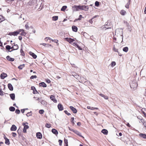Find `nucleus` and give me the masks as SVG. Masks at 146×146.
Wrapping results in <instances>:
<instances>
[{"instance_id":"obj_1","label":"nucleus","mask_w":146,"mask_h":146,"mask_svg":"<svg viewBox=\"0 0 146 146\" xmlns=\"http://www.w3.org/2000/svg\"><path fill=\"white\" fill-rule=\"evenodd\" d=\"M89 7L88 6H84V5L80 6V9L81 10H84L85 11H88V10Z\"/></svg>"},{"instance_id":"obj_2","label":"nucleus","mask_w":146,"mask_h":146,"mask_svg":"<svg viewBox=\"0 0 146 146\" xmlns=\"http://www.w3.org/2000/svg\"><path fill=\"white\" fill-rule=\"evenodd\" d=\"M130 86L131 88L134 89L137 86V84L135 82H132L130 84Z\"/></svg>"},{"instance_id":"obj_3","label":"nucleus","mask_w":146,"mask_h":146,"mask_svg":"<svg viewBox=\"0 0 146 146\" xmlns=\"http://www.w3.org/2000/svg\"><path fill=\"white\" fill-rule=\"evenodd\" d=\"M80 5L77 6L74 5L72 7L74 11H77L80 9Z\"/></svg>"},{"instance_id":"obj_4","label":"nucleus","mask_w":146,"mask_h":146,"mask_svg":"<svg viewBox=\"0 0 146 146\" xmlns=\"http://www.w3.org/2000/svg\"><path fill=\"white\" fill-rule=\"evenodd\" d=\"M123 33L122 31H121L120 32L119 34H118V31L117 30H116L115 32V35H116L117 36H122L121 38L123 39V36L122 35Z\"/></svg>"},{"instance_id":"obj_5","label":"nucleus","mask_w":146,"mask_h":146,"mask_svg":"<svg viewBox=\"0 0 146 146\" xmlns=\"http://www.w3.org/2000/svg\"><path fill=\"white\" fill-rule=\"evenodd\" d=\"M104 26H105L104 27V28H105V30H106L107 29L111 28V27H110L111 26L110 24H108V23L106 22Z\"/></svg>"},{"instance_id":"obj_6","label":"nucleus","mask_w":146,"mask_h":146,"mask_svg":"<svg viewBox=\"0 0 146 146\" xmlns=\"http://www.w3.org/2000/svg\"><path fill=\"white\" fill-rule=\"evenodd\" d=\"M19 34V33L17 31H15L13 32H9L8 34L9 35L11 36H16Z\"/></svg>"},{"instance_id":"obj_7","label":"nucleus","mask_w":146,"mask_h":146,"mask_svg":"<svg viewBox=\"0 0 146 146\" xmlns=\"http://www.w3.org/2000/svg\"><path fill=\"white\" fill-rule=\"evenodd\" d=\"M65 39L67 41L69 42L70 43L72 44V42L74 40V39L71 38H66Z\"/></svg>"},{"instance_id":"obj_8","label":"nucleus","mask_w":146,"mask_h":146,"mask_svg":"<svg viewBox=\"0 0 146 146\" xmlns=\"http://www.w3.org/2000/svg\"><path fill=\"white\" fill-rule=\"evenodd\" d=\"M58 108L60 111H61L63 110L64 108L62 105L61 104H59L58 105Z\"/></svg>"},{"instance_id":"obj_9","label":"nucleus","mask_w":146,"mask_h":146,"mask_svg":"<svg viewBox=\"0 0 146 146\" xmlns=\"http://www.w3.org/2000/svg\"><path fill=\"white\" fill-rule=\"evenodd\" d=\"M70 109L72 111L73 113H76L77 112V110L76 108H74L73 106H70Z\"/></svg>"},{"instance_id":"obj_10","label":"nucleus","mask_w":146,"mask_h":146,"mask_svg":"<svg viewBox=\"0 0 146 146\" xmlns=\"http://www.w3.org/2000/svg\"><path fill=\"white\" fill-rule=\"evenodd\" d=\"M7 76V75L6 73L3 72L0 75V77L1 79H4Z\"/></svg>"},{"instance_id":"obj_11","label":"nucleus","mask_w":146,"mask_h":146,"mask_svg":"<svg viewBox=\"0 0 146 146\" xmlns=\"http://www.w3.org/2000/svg\"><path fill=\"white\" fill-rule=\"evenodd\" d=\"M50 99L54 103H56L57 102L56 100L53 95H51L50 97Z\"/></svg>"},{"instance_id":"obj_12","label":"nucleus","mask_w":146,"mask_h":146,"mask_svg":"<svg viewBox=\"0 0 146 146\" xmlns=\"http://www.w3.org/2000/svg\"><path fill=\"white\" fill-rule=\"evenodd\" d=\"M36 136L38 138L41 139L42 138V135L40 132H38L36 133Z\"/></svg>"},{"instance_id":"obj_13","label":"nucleus","mask_w":146,"mask_h":146,"mask_svg":"<svg viewBox=\"0 0 146 146\" xmlns=\"http://www.w3.org/2000/svg\"><path fill=\"white\" fill-rule=\"evenodd\" d=\"M17 129V127L15 125H13L11 128L10 130L11 131H15Z\"/></svg>"},{"instance_id":"obj_14","label":"nucleus","mask_w":146,"mask_h":146,"mask_svg":"<svg viewBox=\"0 0 146 146\" xmlns=\"http://www.w3.org/2000/svg\"><path fill=\"white\" fill-rule=\"evenodd\" d=\"M29 128V126L28 125H25L23 129V132L24 133H27V129Z\"/></svg>"},{"instance_id":"obj_15","label":"nucleus","mask_w":146,"mask_h":146,"mask_svg":"<svg viewBox=\"0 0 146 146\" xmlns=\"http://www.w3.org/2000/svg\"><path fill=\"white\" fill-rule=\"evenodd\" d=\"M6 58L8 60L10 61H13L15 60L14 58L10 57L9 56H7Z\"/></svg>"},{"instance_id":"obj_16","label":"nucleus","mask_w":146,"mask_h":146,"mask_svg":"<svg viewBox=\"0 0 146 146\" xmlns=\"http://www.w3.org/2000/svg\"><path fill=\"white\" fill-rule=\"evenodd\" d=\"M87 81V80L86 79L84 78L83 77H82L81 78L79 82L81 83H84L86 82Z\"/></svg>"},{"instance_id":"obj_17","label":"nucleus","mask_w":146,"mask_h":146,"mask_svg":"<svg viewBox=\"0 0 146 146\" xmlns=\"http://www.w3.org/2000/svg\"><path fill=\"white\" fill-rule=\"evenodd\" d=\"M8 87L9 89L11 91H13V87L12 84L10 83H9L8 84Z\"/></svg>"},{"instance_id":"obj_18","label":"nucleus","mask_w":146,"mask_h":146,"mask_svg":"<svg viewBox=\"0 0 146 146\" xmlns=\"http://www.w3.org/2000/svg\"><path fill=\"white\" fill-rule=\"evenodd\" d=\"M39 86L45 88L46 87V85L44 82H41L39 84Z\"/></svg>"},{"instance_id":"obj_19","label":"nucleus","mask_w":146,"mask_h":146,"mask_svg":"<svg viewBox=\"0 0 146 146\" xmlns=\"http://www.w3.org/2000/svg\"><path fill=\"white\" fill-rule=\"evenodd\" d=\"M30 55L34 59H36L37 57V56L34 53L30 52H29Z\"/></svg>"},{"instance_id":"obj_20","label":"nucleus","mask_w":146,"mask_h":146,"mask_svg":"<svg viewBox=\"0 0 146 146\" xmlns=\"http://www.w3.org/2000/svg\"><path fill=\"white\" fill-rule=\"evenodd\" d=\"M72 31L75 32H76L78 30V28L75 26H72Z\"/></svg>"},{"instance_id":"obj_21","label":"nucleus","mask_w":146,"mask_h":146,"mask_svg":"<svg viewBox=\"0 0 146 146\" xmlns=\"http://www.w3.org/2000/svg\"><path fill=\"white\" fill-rule=\"evenodd\" d=\"M74 132L78 135L84 138V137L81 135V133L78 131L76 130H75V131H74Z\"/></svg>"},{"instance_id":"obj_22","label":"nucleus","mask_w":146,"mask_h":146,"mask_svg":"<svg viewBox=\"0 0 146 146\" xmlns=\"http://www.w3.org/2000/svg\"><path fill=\"white\" fill-rule=\"evenodd\" d=\"M11 99L13 100H14L15 98V94L14 93L11 94H10Z\"/></svg>"},{"instance_id":"obj_23","label":"nucleus","mask_w":146,"mask_h":146,"mask_svg":"<svg viewBox=\"0 0 146 146\" xmlns=\"http://www.w3.org/2000/svg\"><path fill=\"white\" fill-rule=\"evenodd\" d=\"M52 132L53 133L56 135H57L58 133V131L54 129H52Z\"/></svg>"},{"instance_id":"obj_24","label":"nucleus","mask_w":146,"mask_h":146,"mask_svg":"<svg viewBox=\"0 0 146 146\" xmlns=\"http://www.w3.org/2000/svg\"><path fill=\"white\" fill-rule=\"evenodd\" d=\"M101 132L103 133L104 135H106L108 133V131L106 129H103L102 130Z\"/></svg>"},{"instance_id":"obj_25","label":"nucleus","mask_w":146,"mask_h":146,"mask_svg":"<svg viewBox=\"0 0 146 146\" xmlns=\"http://www.w3.org/2000/svg\"><path fill=\"white\" fill-rule=\"evenodd\" d=\"M14 49L11 51H9V52H11L13 50H17L19 48V46L17 44H16L15 45H14Z\"/></svg>"},{"instance_id":"obj_26","label":"nucleus","mask_w":146,"mask_h":146,"mask_svg":"<svg viewBox=\"0 0 146 146\" xmlns=\"http://www.w3.org/2000/svg\"><path fill=\"white\" fill-rule=\"evenodd\" d=\"M39 102L44 106H46V102L43 100H41V101L40 100Z\"/></svg>"},{"instance_id":"obj_27","label":"nucleus","mask_w":146,"mask_h":146,"mask_svg":"<svg viewBox=\"0 0 146 146\" xmlns=\"http://www.w3.org/2000/svg\"><path fill=\"white\" fill-rule=\"evenodd\" d=\"M139 135L141 137L143 138L144 139H146V135L145 134L140 133L139 134Z\"/></svg>"},{"instance_id":"obj_28","label":"nucleus","mask_w":146,"mask_h":146,"mask_svg":"<svg viewBox=\"0 0 146 146\" xmlns=\"http://www.w3.org/2000/svg\"><path fill=\"white\" fill-rule=\"evenodd\" d=\"M5 20V19L4 17L1 15H0V23L3 21Z\"/></svg>"},{"instance_id":"obj_29","label":"nucleus","mask_w":146,"mask_h":146,"mask_svg":"<svg viewBox=\"0 0 146 146\" xmlns=\"http://www.w3.org/2000/svg\"><path fill=\"white\" fill-rule=\"evenodd\" d=\"M99 95L100 96L104 97L105 99L108 100V97L107 96H105L102 94H100Z\"/></svg>"},{"instance_id":"obj_30","label":"nucleus","mask_w":146,"mask_h":146,"mask_svg":"<svg viewBox=\"0 0 146 146\" xmlns=\"http://www.w3.org/2000/svg\"><path fill=\"white\" fill-rule=\"evenodd\" d=\"M5 143V144L7 145H9L10 144L9 139H8L6 138Z\"/></svg>"},{"instance_id":"obj_31","label":"nucleus","mask_w":146,"mask_h":146,"mask_svg":"<svg viewBox=\"0 0 146 146\" xmlns=\"http://www.w3.org/2000/svg\"><path fill=\"white\" fill-rule=\"evenodd\" d=\"M9 110L10 111H14L15 110V108L11 106L9 107Z\"/></svg>"},{"instance_id":"obj_32","label":"nucleus","mask_w":146,"mask_h":146,"mask_svg":"<svg viewBox=\"0 0 146 146\" xmlns=\"http://www.w3.org/2000/svg\"><path fill=\"white\" fill-rule=\"evenodd\" d=\"M20 52L21 53V55L22 56H24L25 55V53L23 50V48H21L20 49Z\"/></svg>"},{"instance_id":"obj_33","label":"nucleus","mask_w":146,"mask_h":146,"mask_svg":"<svg viewBox=\"0 0 146 146\" xmlns=\"http://www.w3.org/2000/svg\"><path fill=\"white\" fill-rule=\"evenodd\" d=\"M67 8V6H63L61 8V11H64Z\"/></svg>"},{"instance_id":"obj_34","label":"nucleus","mask_w":146,"mask_h":146,"mask_svg":"<svg viewBox=\"0 0 146 146\" xmlns=\"http://www.w3.org/2000/svg\"><path fill=\"white\" fill-rule=\"evenodd\" d=\"M31 88V90H33V93L34 94H36V92H35V90H36L34 86H32Z\"/></svg>"},{"instance_id":"obj_35","label":"nucleus","mask_w":146,"mask_h":146,"mask_svg":"<svg viewBox=\"0 0 146 146\" xmlns=\"http://www.w3.org/2000/svg\"><path fill=\"white\" fill-rule=\"evenodd\" d=\"M123 50L125 52H127L128 50V48L127 47H125L123 48Z\"/></svg>"},{"instance_id":"obj_36","label":"nucleus","mask_w":146,"mask_h":146,"mask_svg":"<svg viewBox=\"0 0 146 146\" xmlns=\"http://www.w3.org/2000/svg\"><path fill=\"white\" fill-rule=\"evenodd\" d=\"M25 67V64L21 65L18 67V68L21 70H22L23 68Z\"/></svg>"},{"instance_id":"obj_37","label":"nucleus","mask_w":146,"mask_h":146,"mask_svg":"<svg viewBox=\"0 0 146 146\" xmlns=\"http://www.w3.org/2000/svg\"><path fill=\"white\" fill-rule=\"evenodd\" d=\"M126 13V12L125 11L123 10H121L120 12V14L122 15H124Z\"/></svg>"},{"instance_id":"obj_38","label":"nucleus","mask_w":146,"mask_h":146,"mask_svg":"<svg viewBox=\"0 0 146 146\" xmlns=\"http://www.w3.org/2000/svg\"><path fill=\"white\" fill-rule=\"evenodd\" d=\"M52 18L53 20L56 21L58 20V16H54L52 17Z\"/></svg>"},{"instance_id":"obj_39","label":"nucleus","mask_w":146,"mask_h":146,"mask_svg":"<svg viewBox=\"0 0 146 146\" xmlns=\"http://www.w3.org/2000/svg\"><path fill=\"white\" fill-rule=\"evenodd\" d=\"M45 127H46L50 128L51 127V124L48 123H46L45 124Z\"/></svg>"},{"instance_id":"obj_40","label":"nucleus","mask_w":146,"mask_h":146,"mask_svg":"<svg viewBox=\"0 0 146 146\" xmlns=\"http://www.w3.org/2000/svg\"><path fill=\"white\" fill-rule=\"evenodd\" d=\"M5 48L7 50H9V51H10L9 50L11 49V47L9 45H7L6 46Z\"/></svg>"},{"instance_id":"obj_41","label":"nucleus","mask_w":146,"mask_h":146,"mask_svg":"<svg viewBox=\"0 0 146 146\" xmlns=\"http://www.w3.org/2000/svg\"><path fill=\"white\" fill-rule=\"evenodd\" d=\"M72 75L76 78H78V77L79 76L78 75H77L75 73H73Z\"/></svg>"},{"instance_id":"obj_42","label":"nucleus","mask_w":146,"mask_h":146,"mask_svg":"<svg viewBox=\"0 0 146 146\" xmlns=\"http://www.w3.org/2000/svg\"><path fill=\"white\" fill-rule=\"evenodd\" d=\"M116 64V63L115 62L113 61L112 62L111 64V66L112 67H113Z\"/></svg>"},{"instance_id":"obj_43","label":"nucleus","mask_w":146,"mask_h":146,"mask_svg":"<svg viewBox=\"0 0 146 146\" xmlns=\"http://www.w3.org/2000/svg\"><path fill=\"white\" fill-rule=\"evenodd\" d=\"M26 34V33L24 31H23L20 34L22 36H25Z\"/></svg>"},{"instance_id":"obj_44","label":"nucleus","mask_w":146,"mask_h":146,"mask_svg":"<svg viewBox=\"0 0 146 146\" xmlns=\"http://www.w3.org/2000/svg\"><path fill=\"white\" fill-rule=\"evenodd\" d=\"M74 118L73 117H72L71 118V122L73 124V125H74Z\"/></svg>"},{"instance_id":"obj_45","label":"nucleus","mask_w":146,"mask_h":146,"mask_svg":"<svg viewBox=\"0 0 146 146\" xmlns=\"http://www.w3.org/2000/svg\"><path fill=\"white\" fill-rule=\"evenodd\" d=\"M95 5L96 6L98 7L99 5V2L98 1H96L95 3Z\"/></svg>"},{"instance_id":"obj_46","label":"nucleus","mask_w":146,"mask_h":146,"mask_svg":"<svg viewBox=\"0 0 146 146\" xmlns=\"http://www.w3.org/2000/svg\"><path fill=\"white\" fill-rule=\"evenodd\" d=\"M37 76L36 75L32 76L30 77V78L31 79H33L34 78H37Z\"/></svg>"},{"instance_id":"obj_47","label":"nucleus","mask_w":146,"mask_h":146,"mask_svg":"<svg viewBox=\"0 0 146 146\" xmlns=\"http://www.w3.org/2000/svg\"><path fill=\"white\" fill-rule=\"evenodd\" d=\"M4 92L0 89V95L3 96L4 95Z\"/></svg>"},{"instance_id":"obj_48","label":"nucleus","mask_w":146,"mask_h":146,"mask_svg":"<svg viewBox=\"0 0 146 146\" xmlns=\"http://www.w3.org/2000/svg\"><path fill=\"white\" fill-rule=\"evenodd\" d=\"M76 47L77 48H78V49L79 50H82L83 49L80 46H79L78 45V44L77 45Z\"/></svg>"},{"instance_id":"obj_49","label":"nucleus","mask_w":146,"mask_h":146,"mask_svg":"<svg viewBox=\"0 0 146 146\" xmlns=\"http://www.w3.org/2000/svg\"><path fill=\"white\" fill-rule=\"evenodd\" d=\"M15 112L17 114H19L20 113V111L19 109H16L15 110Z\"/></svg>"},{"instance_id":"obj_50","label":"nucleus","mask_w":146,"mask_h":146,"mask_svg":"<svg viewBox=\"0 0 146 146\" xmlns=\"http://www.w3.org/2000/svg\"><path fill=\"white\" fill-rule=\"evenodd\" d=\"M64 112L66 114L68 115H71V114L70 113H68L67 110H65Z\"/></svg>"},{"instance_id":"obj_51","label":"nucleus","mask_w":146,"mask_h":146,"mask_svg":"<svg viewBox=\"0 0 146 146\" xmlns=\"http://www.w3.org/2000/svg\"><path fill=\"white\" fill-rule=\"evenodd\" d=\"M31 113V111L30 112H28V113H27L26 114L27 116L29 117V116H31L32 115V114H30Z\"/></svg>"},{"instance_id":"obj_52","label":"nucleus","mask_w":146,"mask_h":146,"mask_svg":"<svg viewBox=\"0 0 146 146\" xmlns=\"http://www.w3.org/2000/svg\"><path fill=\"white\" fill-rule=\"evenodd\" d=\"M44 112V111L43 110H40L39 111V113L40 114H42Z\"/></svg>"},{"instance_id":"obj_53","label":"nucleus","mask_w":146,"mask_h":146,"mask_svg":"<svg viewBox=\"0 0 146 146\" xmlns=\"http://www.w3.org/2000/svg\"><path fill=\"white\" fill-rule=\"evenodd\" d=\"M141 122L143 123V125L144 124V123H146V122L144 121L143 119H141Z\"/></svg>"},{"instance_id":"obj_54","label":"nucleus","mask_w":146,"mask_h":146,"mask_svg":"<svg viewBox=\"0 0 146 146\" xmlns=\"http://www.w3.org/2000/svg\"><path fill=\"white\" fill-rule=\"evenodd\" d=\"M130 5V3H127L126 5H125V7L127 9L129 8V6Z\"/></svg>"},{"instance_id":"obj_55","label":"nucleus","mask_w":146,"mask_h":146,"mask_svg":"<svg viewBox=\"0 0 146 146\" xmlns=\"http://www.w3.org/2000/svg\"><path fill=\"white\" fill-rule=\"evenodd\" d=\"M58 142H59V145H60V146H61L62 145V140H60V139H59L58 140Z\"/></svg>"},{"instance_id":"obj_56","label":"nucleus","mask_w":146,"mask_h":146,"mask_svg":"<svg viewBox=\"0 0 146 146\" xmlns=\"http://www.w3.org/2000/svg\"><path fill=\"white\" fill-rule=\"evenodd\" d=\"M113 50L114 51H115V52H118V49H117L114 47H113Z\"/></svg>"},{"instance_id":"obj_57","label":"nucleus","mask_w":146,"mask_h":146,"mask_svg":"<svg viewBox=\"0 0 146 146\" xmlns=\"http://www.w3.org/2000/svg\"><path fill=\"white\" fill-rule=\"evenodd\" d=\"M12 136L14 137H15L17 136V134L15 132L12 133Z\"/></svg>"},{"instance_id":"obj_58","label":"nucleus","mask_w":146,"mask_h":146,"mask_svg":"<svg viewBox=\"0 0 146 146\" xmlns=\"http://www.w3.org/2000/svg\"><path fill=\"white\" fill-rule=\"evenodd\" d=\"M6 2L9 3L12 2L14 0H5Z\"/></svg>"},{"instance_id":"obj_59","label":"nucleus","mask_w":146,"mask_h":146,"mask_svg":"<svg viewBox=\"0 0 146 146\" xmlns=\"http://www.w3.org/2000/svg\"><path fill=\"white\" fill-rule=\"evenodd\" d=\"M42 45L45 46L46 47H48L49 44H45V43H43L42 44Z\"/></svg>"},{"instance_id":"obj_60","label":"nucleus","mask_w":146,"mask_h":146,"mask_svg":"<svg viewBox=\"0 0 146 146\" xmlns=\"http://www.w3.org/2000/svg\"><path fill=\"white\" fill-rule=\"evenodd\" d=\"M52 42H54L55 43H57L58 42V40H52Z\"/></svg>"},{"instance_id":"obj_61","label":"nucleus","mask_w":146,"mask_h":146,"mask_svg":"<svg viewBox=\"0 0 146 146\" xmlns=\"http://www.w3.org/2000/svg\"><path fill=\"white\" fill-rule=\"evenodd\" d=\"M25 27L26 29H29V26L27 24H26L25 25Z\"/></svg>"},{"instance_id":"obj_62","label":"nucleus","mask_w":146,"mask_h":146,"mask_svg":"<svg viewBox=\"0 0 146 146\" xmlns=\"http://www.w3.org/2000/svg\"><path fill=\"white\" fill-rule=\"evenodd\" d=\"M93 19H94V18H92V19H90L89 21V22L91 24H92L93 23V21L92 20Z\"/></svg>"},{"instance_id":"obj_63","label":"nucleus","mask_w":146,"mask_h":146,"mask_svg":"<svg viewBox=\"0 0 146 146\" xmlns=\"http://www.w3.org/2000/svg\"><path fill=\"white\" fill-rule=\"evenodd\" d=\"M64 143L65 144L68 143V140L67 139H65L64 140Z\"/></svg>"},{"instance_id":"obj_64","label":"nucleus","mask_w":146,"mask_h":146,"mask_svg":"<svg viewBox=\"0 0 146 146\" xmlns=\"http://www.w3.org/2000/svg\"><path fill=\"white\" fill-rule=\"evenodd\" d=\"M46 82L48 83H50L51 82L50 80L48 79H46Z\"/></svg>"}]
</instances>
